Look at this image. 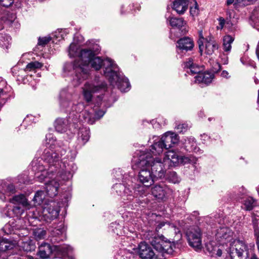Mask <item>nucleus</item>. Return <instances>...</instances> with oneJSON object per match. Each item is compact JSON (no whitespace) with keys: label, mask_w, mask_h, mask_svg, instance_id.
Segmentation results:
<instances>
[{"label":"nucleus","mask_w":259,"mask_h":259,"mask_svg":"<svg viewBox=\"0 0 259 259\" xmlns=\"http://www.w3.org/2000/svg\"><path fill=\"white\" fill-rule=\"evenodd\" d=\"M99 46L94 45L88 49H81L78 44L72 43L69 48V55L71 57H77L73 64V68L75 72V76L79 83L88 78L90 66L96 70H99L103 66L104 73L105 75L106 68L110 72L113 69V66H116L112 60L109 58L102 60L99 57H95L100 52Z\"/></svg>","instance_id":"obj_1"},{"label":"nucleus","mask_w":259,"mask_h":259,"mask_svg":"<svg viewBox=\"0 0 259 259\" xmlns=\"http://www.w3.org/2000/svg\"><path fill=\"white\" fill-rule=\"evenodd\" d=\"M138 155V157H134L135 165L133 167L139 169L138 178L142 185L135 184L134 187H130V185L127 187L121 184H116L114 186L116 192L124 200L132 201L134 198L145 195L146 189L153 184L156 179L150 170L151 157L146 155L144 151L140 152Z\"/></svg>","instance_id":"obj_2"},{"label":"nucleus","mask_w":259,"mask_h":259,"mask_svg":"<svg viewBox=\"0 0 259 259\" xmlns=\"http://www.w3.org/2000/svg\"><path fill=\"white\" fill-rule=\"evenodd\" d=\"M55 139L51 134L46 135V144L48 148L44 150L43 158L50 164L53 165H59L60 161H62L68 158L67 156H63L66 153V151L60 147L57 148L55 151L53 150V146L55 142Z\"/></svg>","instance_id":"obj_3"},{"label":"nucleus","mask_w":259,"mask_h":259,"mask_svg":"<svg viewBox=\"0 0 259 259\" xmlns=\"http://www.w3.org/2000/svg\"><path fill=\"white\" fill-rule=\"evenodd\" d=\"M73 251V248L67 244L51 246L47 243H43L39 246L37 255L42 259L51 257L54 252L63 255H69Z\"/></svg>","instance_id":"obj_4"},{"label":"nucleus","mask_w":259,"mask_h":259,"mask_svg":"<svg viewBox=\"0 0 259 259\" xmlns=\"http://www.w3.org/2000/svg\"><path fill=\"white\" fill-rule=\"evenodd\" d=\"M113 69L111 72L108 71V68H106L105 76L108 77L111 84L114 87L116 86L121 92H127L130 90V84L128 80L122 74L119 72L117 66H113Z\"/></svg>","instance_id":"obj_5"},{"label":"nucleus","mask_w":259,"mask_h":259,"mask_svg":"<svg viewBox=\"0 0 259 259\" xmlns=\"http://www.w3.org/2000/svg\"><path fill=\"white\" fill-rule=\"evenodd\" d=\"M178 136L171 132L166 133L157 142H155L150 149L151 153L153 156H157L162 153L164 148L168 149L172 146V145L178 142Z\"/></svg>","instance_id":"obj_6"},{"label":"nucleus","mask_w":259,"mask_h":259,"mask_svg":"<svg viewBox=\"0 0 259 259\" xmlns=\"http://www.w3.org/2000/svg\"><path fill=\"white\" fill-rule=\"evenodd\" d=\"M106 88L107 84L103 81H87L81 88V94L85 102L89 103L92 101L94 94L105 91Z\"/></svg>","instance_id":"obj_7"},{"label":"nucleus","mask_w":259,"mask_h":259,"mask_svg":"<svg viewBox=\"0 0 259 259\" xmlns=\"http://www.w3.org/2000/svg\"><path fill=\"white\" fill-rule=\"evenodd\" d=\"M73 96L72 94L63 90L60 95V105L61 108L67 112H80L84 108L83 102H79L77 104L72 103Z\"/></svg>","instance_id":"obj_8"},{"label":"nucleus","mask_w":259,"mask_h":259,"mask_svg":"<svg viewBox=\"0 0 259 259\" xmlns=\"http://www.w3.org/2000/svg\"><path fill=\"white\" fill-rule=\"evenodd\" d=\"M31 165L33 170L35 172L36 179L40 182H47V179L50 178V176L52 175L54 172L53 169L51 170L45 167L46 166L43 165L42 159H34Z\"/></svg>","instance_id":"obj_9"},{"label":"nucleus","mask_w":259,"mask_h":259,"mask_svg":"<svg viewBox=\"0 0 259 259\" xmlns=\"http://www.w3.org/2000/svg\"><path fill=\"white\" fill-rule=\"evenodd\" d=\"M199 39L198 40L199 52L202 55L203 53L206 55L212 54L218 48L217 43L214 38L210 36L205 39L202 36V32H199Z\"/></svg>","instance_id":"obj_10"},{"label":"nucleus","mask_w":259,"mask_h":259,"mask_svg":"<svg viewBox=\"0 0 259 259\" xmlns=\"http://www.w3.org/2000/svg\"><path fill=\"white\" fill-rule=\"evenodd\" d=\"M245 252L248 255L247 246L244 241L235 240L230 243V254L232 259L241 258Z\"/></svg>","instance_id":"obj_11"},{"label":"nucleus","mask_w":259,"mask_h":259,"mask_svg":"<svg viewBox=\"0 0 259 259\" xmlns=\"http://www.w3.org/2000/svg\"><path fill=\"white\" fill-rule=\"evenodd\" d=\"M146 155L151 157L152 160L150 162V169L156 179H161L164 177L165 170L164 168V165L161 162L160 159L155 157L154 158L150 153L145 152Z\"/></svg>","instance_id":"obj_12"},{"label":"nucleus","mask_w":259,"mask_h":259,"mask_svg":"<svg viewBox=\"0 0 259 259\" xmlns=\"http://www.w3.org/2000/svg\"><path fill=\"white\" fill-rule=\"evenodd\" d=\"M189 245L192 247L199 249L201 247V233L198 227H192L186 233Z\"/></svg>","instance_id":"obj_13"},{"label":"nucleus","mask_w":259,"mask_h":259,"mask_svg":"<svg viewBox=\"0 0 259 259\" xmlns=\"http://www.w3.org/2000/svg\"><path fill=\"white\" fill-rule=\"evenodd\" d=\"M172 193V190L164 184H157L151 188L152 195L159 200H164Z\"/></svg>","instance_id":"obj_14"},{"label":"nucleus","mask_w":259,"mask_h":259,"mask_svg":"<svg viewBox=\"0 0 259 259\" xmlns=\"http://www.w3.org/2000/svg\"><path fill=\"white\" fill-rule=\"evenodd\" d=\"M233 235V232L230 228L223 227L217 230L215 237L220 242L227 243L232 240Z\"/></svg>","instance_id":"obj_15"},{"label":"nucleus","mask_w":259,"mask_h":259,"mask_svg":"<svg viewBox=\"0 0 259 259\" xmlns=\"http://www.w3.org/2000/svg\"><path fill=\"white\" fill-rule=\"evenodd\" d=\"M138 253L142 259H152L155 255L152 248L145 242H142L139 244Z\"/></svg>","instance_id":"obj_16"},{"label":"nucleus","mask_w":259,"mask_h":259,"mask_svg":"<svg viewBox=\"0 0 259 259\" xmlns=\"http://www.w3.org/2000/svg\"><path fill=\"white\" fill-rule=\"evenodd\" d=\"M146 237L149 240V243L156 250L158 251L159 249L162 248L161 245L165 240V238L163 236L153 234L152 231H149Z\"/></svg>","instance_id":"obj_17"},{"label":"nucleus","mask_w":259,"mask_h":259,"mask_svg":"<svg viewBox=\"0 0 259 259\" xmlns=\"http://www.w3.org/2000/svg\"><path fill=\"white\" fill-rule=\"evenodd\" d=\"M187 160L186 157L179 156L176 152L173 150H168L166 152L164 159V162H168L169 161L173 163L174 165H176L179 163H183L185 160Z\"/></svg>","instance_id":"obj_18"},{"label":"nucleus","mask_w":259,"mask_h":259,"mask_svg":"<svg viewBox=\"0 0 259 259\" xmlns=\"http://www.w3.org/2000/svg\"><path fill=\"white\" fill-rule=\"evenodd\" d=\"M18 242L11 239L2 238L0 239V252L4 254V252L13 249Z\"/></svg>","instance_id":"obj_19"},{"label":"nucleus","mask_w":259,"mask_h":259,"mask_svg":"<svg viewBox=\"0 0 259 259\" xmlns=\"http://www.w3.org/2000/svg\"><path fill=\"white\" fill-rule=\"evenodd\" d=\"M192 0H175L173 4L172 8L178 14H183L188 9L189 3Z\"/></svg>","instance_id":"obj_20"},{"label":"nucleus","mask_w":259,"mask_h":259,"mask_svg":"<svg viewBox=\"0 0 259 259\" xmlns=\"http://www.w3.org/2000/svg\"><path fill=\"white\" fill-rule=\"evenodd\" d=\"M5 191L7 195H10L15 192V187L12 184H8L5 182H2L0 184V199L3 201L6 199L5 194L3 193Z\"/></svg>","instance_id":"obj_21"},{"label":"nucleus","mask_w":259,"mask_h":259,"mask_svg":"<svg viewBox=\"0 0 259 259\" xmlns=\"http://www.w3.org/2000/svg\"><path fill=\"white\" fill-rule=\"evenodd\" d=\"M214 77L213 73L209 72H201L195 77V82L198 83H210Z\"/></svg>","instance_id":"obj_22"},{"label":"nucleus","mask_w":259,"mask_h":259,"mask_svg":"<svg viewBox=\"0 0 259 259\" xmlns=\"http://www.w3.org/2000/svg\"><path fill=\"white\" fill-rule=\"evenodd\" d=\"M8 90L6 85V82L1 79L0 80V109L4 105L9 98V95L7 93Z\"/></svg>","instance_id":"obj_23"},{"label":"nucleus","mask_w":259,"mask_h":259,"mask_svg":"<svg viewBox=\"0 0 259 259\" xmlns=\"http://www.w3.org/2000/svg\"><path fill=\"white\" fill-rule=\"evenodd\" d=\"M58 188V183L54 180H51L46 183V193L51 197L55 196L57 194Z\"/></svg>","instance_id":"obj_24"},{"label":"nucleus","mask_w":259,"mask_h":259,"mask_svg":"<svg viewBox=\"0 0 259 259\" xmlns=\"http://www.w3.org/2000/svg\"><path fill=\"white\" fill-rule=\"evenodd\" d=\"M178 44V47L180 50L187 51L191 50L194 47L193 40L188 37H185L179 39Z\"/></svg>","instance_id":"obj_25"},{"label":"nucleus","mask_w":259,"mask_h":259,"mask_svg":"<svg viewBox=\"0 0 259 259\" xmlns=\"http://www.w3.org/2000/svg\"><path fill=\"white\" fill-rule=\"evenodd\" d=\"M52 235L51 241L53 243L63 240L65 238V229L64 227L55 228L52 231Z\"/></svg>","instance_id":"obj_26"},{"label":"nucleus","mask_w":259,"mask_h":259,"mask_svg":"<svg viewBox=\"0 0 259 259\" xmlns=\"http://www.w3.org/2000/svg\"><path fill=\"white\" fill-rule=\"evenodd\" d=\"M69 122L67 119L58 118L54 123L56 130L59 133H65L67 132Z\"/></svg>","instance_id":"obj_27"},{"label":"nucleus","mask_w":259,"mask_h":259,"mask_svg":"<svg viewBox=\"0 0 259 259\" xmlns=\"http://www.w3.org/2000/svg\"><path fill=\"white\" fill-rule=\"evenodd\" d=\"M184 68H189L192 74H197L198 75L201 73V68L198 65L194 63L193 60L192 58H189L188 61L185 62Z\"/></svg>","instance_id":"obj_28"},{"label":"nucleus","mask_w":259,"mask_h":259,"mask_svg":"<svg viewBox=\"0 0 259 259\" xmlns=\"http://www.w3.org/2000/svg\"><path fill=\"white\" fill-rule=\"evenodd\" d=\"M8 208V206L4 210L6 215L8 217H20L23 212V209L18 205L13 207L12 209Z\"/></svg>","instance_id":"obj_29"},{"label":"nucleus","mask_w":259,"mask_h":259,"mask_svg":"<svg viewBox=\"0 0 259 259\" xmlns=\"http://www.w3.org/2000/svg\"><path fill=\"white\" fill-rule=\"evenodd\" d=\"M59 210L54 206H50L48 207H45L44 209V215L50 220H53L59 215Z\"/></svg>","instance_id":"obj_30"},{"label":"nucleus","mask_w":259,"mask_h":259,"mask_svg":"<svg viewBox=\"0 0 259 259\" xmlns=\"http://www.w3.org/2000/svg\"><path fill=\"white\" fill-rule=\"evenodd\" d=\"M10 202L15 204H22L24 206H27L28 202L23 194H20L14 196L12 199H10Z\"/></svg>","instance_id":"obj_31"},{"label":"nucleus","mask_w":259,"mask_h":259,"mask_svg":"<svg viewBox=\"0 0 259 259\" xmlns=\"http://www.w3.org/2000/svg\"><path fill=\"white\" fill-rule=\"evenodd\" d=\"M90 131L87 127L80 128L78 134V140L81 141V144H84L90 138Z\"/></svg>","instance_id":"obj_32"},{"label":"nucleus","mask_w":259,"mask_h":259,"mask_svg":"<svg viewBox=\"0 0 259 259\" xmlns=\"http://www.w3.org/2000/svg\"><path fill=\"white\" fill-rule=\"evenodd\" d=\"M244 208L246 210H251L256 205L255 199L251 197H247L242 201Z\"/></svg>","instance_id":"obj_33"},{"label":"nucleus","mask_w":259,"mask_h":259,"mask_svg":"<svg viewBox=\"0 0 259 259\" xmlns=\"http://www.w3.org/2000/svg\"><path fill=\"white\" fill-rule=\"evenodd\" d=\"M173 244L169 241L164 240L163 243L161 245V249H159L158 251L162 253L171 254L173 252Z\"/></svg>","instance_id":"obj_34"},{"label":"nucleus","mask_w":259,"mask_h":259,"mask_svg":"<svg viewBox=\"0 0 259 259\" xmlns=\"http://www.w3.org/2000/svg\"><path fill=\"white\" fill-rule=\"evenodd\" d=\"M186 22L182 18H171L169 24L173 27L181 28L186 24Z\"/></svg>","instance_id":"obj_35"},{"label":"nucleus","mask_w":259,"mask_h":259,"mask_svg":"<svg viewBox=\"0 0 259 259\" xmlns=\"http://www.w3.org/2000/svg\"><path fill=\"white\" fill-rule=\"evenodd\" d=\"M234 41V38L229 35H225L223 38L224 50L226 52H229L231 49V44Z\"/></svg>","instance_id":"obj_36"},{"label":"nucleus","mask_w":259,"mask_h":259,"mask_svg":"<svg viewBox=\"0 0 259 259\" xmlns=\"http://www.w3.org/2000/svg\"><path fill=\"white\" fill-rule=\"evenodd\" d=\"M43 64L38 61L31 62L26 65L24 70L26 72L34 71L36 69L41 68Z\"/></svg>","instance_id":"obj_37"},{"label":"nucleus","mask_w":259,"mask_h":259,"mask_svg":"<svg viewBox=\"0 0 259 259\" xmlns=\"http://www.w3.org/2000/svg\"><path fill=\"white\" fill-rule=\"evenodd\" d=\"M22 249L26 252L31 251L35 249V245L30 240L22 242L20 245Z\"/></svg>","instance_id":"obj_38"},{"label":"nucleus","mask_w":259,"mask_h":259,"mask_svg":"<svg viewBox=\"0 0 259 259\" xmlns=\"http://www.w3.org/2000/svg\"><path fill=\"white\" fill-rule=\"evenodd\" d=\"M44 197V192L42 191H37L33 199L35 205H40L42 203Z\"/></svg>","instance_id":"obj_39"},{"label":"nucleus","mask_w":259,"mask_h":259,"mask_svg":"<svg viewBox=\"0 0 259 259\" xmlns=\"http://www.w3.org/2000/svg\"><path fill=\"white\" fill-rule=\"evenodd\" d=\"M167 180L174 184L179 183L180 179L175 171H169L167 175Z\"/></svg>","instance_id":"obj_40"},{"label":"nucleus","mask_w":259,"mask_h":259,"mask_svg":"<svg viewBox=\"0 0 259 259\" xmlns=\"http://www.w3.org/2000/svg\"><path fill=\"white\" fill-rule=\"evenodd\" d=\"M82 115L84 119L89 124H93L95 121L93 114L87 111H84L82 113Z\"/></svg>","instance_id":"obj_41"},{"label":"nucleus","mask_w":259,"mask_h":259,"mask_svg":"<svg viewBox=\"0 0 259 259\" xmlns=\"http://www.w3.org/2000/svg\"><path fill=\"white\" fill-rule=\"evenodd\" d=\"M34 235L37 240L44 239L46 235V231L44 230L38 229L34 232Z\"/></svg>","instance_id":"obj_42"},{"label":"nucleus","mask_w":259,"mask_h":259,"mask_svg":"<svg viewBox=\"0 0 259 259\" xmlns=\"http://www.w3.org/2000/svg\"><path fill=\"white\" fill-rule=\"evenodd\" d=\"M11 40L10 37L7 35H5L4 36H2L0 38V46L2 47L7 48Z\"/></svg>","instance_id":"obj_43"},{"label":"nucleus","mask_w":259,"mask_h":259,"mask_svg":"<svg viewBox=\"0 0 259 259\" xmlns=\"http://www.w3.org/2000/svg\"><path fill=\"white\" fill-rule=\"evenodd\" d=\"M189 128V125L186 123L179 124L176 126V130L178 133H185Z\"/></svg>","instance_id":"obj_44"},{"label":"nucleus","mask_w":259,"mask_h":259,"mask_svg":"<svg viewBox=\"0 0 259 259\" xmlns=\"http://www.w3.org/2000/svg\"><path fill=\"white\" fill-rule=\"evenodd\" d=\"M218 20L219 25L217 26V29H222L227 25L230 26V21H226L223 17H220Z\"/></svg>","instance_id":"obj_45"},{"label":"nucleus","mask_w":259,"mask_h":259,"mask_svg":"<svg viewBox=\"0 0 259 259\" xmlns=\"http://www.w3.org/2000/svg\"><path fill=\"white\" fill-rule=\"evenodd\" d=\"M192 2L194 3V6L190 7V13L192 16H195L197 15V14H198V5L195 0H192Z\"/></svg>","instance_id":"obj_46"},{"label":"nucleus","mask_w":259,"mask_h":259,"mask_svg":"<svg viewBox=\"0 0 259 259\" xmlns=\"http://www.w3.org/2000/svg\"><path fill=\"white\" fill-rule=\"evenodd\" d=\"M51 39V38L50 37H39L38 38V45L39 46H45L48 43Z\"/></svg>","instance_id":"obj_47"},{"label":"nucleus","mask_w":259,"mask_h":259,"mask_svg":"<svg viewBox=\"0 0 259 259\" xmlns=\"http://www.w3.org/2000/svg\"><path fill=\"white\" fill-rule=\"evenodd\" d=\"M244 0H227L226 4L227 6H229L232 4H234V5H239V4H243L245 5V3H244Z\"/></svg>","instance_id":"obj_48"},{"label":"nucleus","mask_w":259,"mask_h":259,"mask_svg":"<svg viewBox=\"0 0 259 259\" xmlns=\"http://www.w3.org/2000/svg\"><path fill=\"white\" fill-rule=\"evenodd\" d=\"M2 6L5 7H9L14 3V0H0Z\"/></svg>","instance_id":"obj_49"},{"label":"nucleus","mask_w":259,"mask_h":259,"mask_svg":"<svg viewBox=\"0 0 259 259\" xmlns=\"http://www.w3.org/2000/svg\"><path fill=\"white\" fill-rule=\"evenodd\" d=\"M104 112L102 110H99L98 112H96V115H95L96 116V118H100V117H102L104 114Z\"/></svg>","instance_id":"obj_50"},{"label":"nucleus","mask_w":259,"mask_h":259,"mask_svg":"<svg viewBox=\"0 0 259 259\" xmlns=\"http://www.w3.org/2000/svg\"><path fill=\"white\" fill-rule=\"evenodd\" d=\"M213 254L217 255V256H221L222 254V251L221 249H217L216 252H213Z\"/></svg>","instance_id":"obj_51"},{"label":"nucleus","mask_w":259,"mask_h":259,"mask_svg":"<svg viewBox=\"0 0 259 259\" xmlns=\"http://www.w3.org/2000/svg\"><path fill=\"white\" fill-rule=\"evenodd\" d=\"M164 225H165V223L164 222H161V223H159L157 225L156 229L157 230V229H159L161 228L163 226H164Z\"/></svg>","instance_id":"obj_52"},{"label":"nucleus","mask_w":259,"mask_h":259,"mask_svg":"<svg viewBox=\"0 0 259 259\" xmlns=\"http://www.w3.org/2000/svg\"><path fill=\"white\" fill-rule=\"evenodd\" d=\"M39 158V159H42V164H44V163H45V162L48 163L49 165H48V167H49V165L50 166H53L52 163L50 164L49 163L47 162L46 161H44V159L43 158V157L42 158ZM43 165H44V164H43ZM54 165L56 166L57 165H54Z\"/></svg>","instance_id":"obj_53"},{"label":"nucleus","mask_w":259,"mask_h":259,"mask_svg":"<svg viewBox=\"0 0 259 259\" xmlns=\"http://www.w3.org/2000/svg\"><path fill=\"white\" fill-rule=\"evenodd\" d=\"M256 54L257 56V58L259 59V44H258L256 50Z\"/></svg>","instance_id":"obj_54"},{"label":"nucleus","mask_w":259,"mask_h":259,"mask_svg":"<svg viewBox=\"0 0 259 259\" xmlns=\"http://www.w3.org/2000/svg\"><path fill=\"white\" fill-rule=\"evenodd\" d=\"M228 75V73L226 71H223L222 73V75L224 77H227Z\"/></svg>","instance_id":"obj_55"},{"label":"nucleus","mask_w":259,"mask_h":259,"mask_svg":"<svg viewBox=\"0 0 259 259\" xmlns=\"http://www.w3.org/2000/svg\"><path fill=\"white\" fill-rule=\"evenodd\" d=\"M5 256H6L5 254H1V255L0 256V259H7V257L6 258Z\"/></svg>","instance_id":"obj_56"},{"label":"nucleus","mask_w":259,"mask_h":259,"mask_svg":"<svg viewBox=\"0 0 259 259\" xmlns=\"http://www.w3.org/2000/svg\"><path fill=\"white\" fill-rule=\"evenodd\" d=\"M242 191L240 192H242L243 194H245L246 193V190L244 189V187H242Z\"/></svg>","instance_id":"obj_57"},{"label":"nucleus","mask_w":259,"mask_h":259,"mask_svg":"<svg viewBox=\"0 0 259 259\" xmlns=\"http://www.w3.org/2000/svg\"><path fill=\"white\" fill-rule=\"evenodd\" d=\"M250 259H259V258L255 255L252 256Z\"/></svg>","instance_id":"obj_58"},{"label":"nucleus","mask_w":259,"mask_h":259,"mask_svg":"<svg viewBox=\"0 0 259 259\" xmlns=\"http://www.w3.org/2000/svg\"><path fill=\"white\" fill-rule=\"evenodd\" d=\"M71 133H75L74 130Z\"/></svg>","instance_id":"obj_59"},{"label":"nucleus","mask_w":259,"mask_h":259,"mask_svg":"<svg viewBox=\"0 0 259 259\" xmlns=\"http://www.w3.org/2000/svg\"><path fill=\"white\" fill-rule=\"evenodd\" d=\"M196 148H195V149H194L195 152H196Z\"/></svg>","instance_id":"obj_60"},{"label":"nucleus","mask_w":259,"mask_h":259,"mask_svg":"<svg viewBox=\"0 0 259 259\" xmlns=\"http://www.w3.org/2000/svg\"><path fill=\"white\" fill-rule=\"evenodd\" d=\"M196 148H195V149H194L195 152H196Z\"/></svg>","instance_id":"obj_61"},{"label":"nucleus","mask_w":259,"mask_h":259,"mask_svg":"<svg viewBox=\"0 0 259 259\" xmlns=\"http://www.w3.org/2000/svg\"><path fill=\"white\" fill-rule=\"evenodd\" d=\"M258 100H259V90H258Z\"/></svg>","instance_id":"obj_62"}]
</instances>
